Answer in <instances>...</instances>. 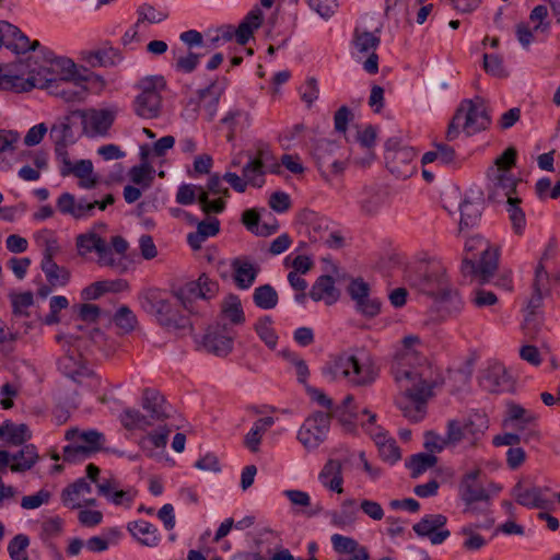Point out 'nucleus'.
Masks as SVG:
<instances>
[{
    "mask_svg": "<svg viewBox=\"0 0 560 560\" xmlns=\"http://www.w3.org/2000/svg\"><path fill=\"white\" fill-rule=\"evenodd\" d=\"M423 350L419 336L407 335L396 346L390 365L398 388L396 404L412 421L423 418L425 404L438 383V372Z\"/></svg>",
    "mask_w": 560,
    "mask_h": 560,
    "instance_id": "1",
    "label": "nucleus"
},
{
    "mask_svg": "<svg viewBox=\"0 0 560 560\" xmlns=\"http://www.w3.org/2000/svg\"><path fill=\"white\" fill-rule=\"evenodd\" d=\"M322 373L328 382L346 381L352 386H369L378 377L380 369L369 353L345 352L330 358Z\"/></svg>",
    "mask_w": 560,
    "mask_h": 560,
    "instance_id": "2",
    "label": "nucleus"
},
{
    "mask_svg": "<svg viewBox=\"0 0 560 560\" xmlns=\"http://www.w3.org/2000/svg\"><path fill=\"white\" fill-rule=\"evenodd\" d=\"M409 281L421 292L433 296L447 313H458L463 308L462 298L451 288L445 268L439 262L421 265L418 273L409 277Z\"/></svg>",
    "mask_w": 560,
    "mask_h": 560,
    "instance_id": "3",
    "label": "nucleus"
},
{
    "mask_svg": "<svg viewBox=\"0 0 560 560\" xmlns=\"http://www.w3.org/2000/svg\"><path fill=\"white\" fill-rule=\"evenodd\" d=\"M446 441L452 448H476L489 429V418L480 410H470L446 421Z\"/></svg>",
    "mask_w": 560,
    "mask_h": 560,
    "instance_id": "4",
    "label": "nucleus"
},
{
    "mask_svg": "<svg viewBox=\"0 0 560 560\" xmlns=\"http://www.w3.org/2000/svg\"><path fill=\"white\" fill-rule=\"evenodd\" d=\"M489 124L490 119L482 100H464L447 127L446 139L453 141L460 133L474 136L487 129Z\"/></svg>",
    "mask_w": 560,
    "mask_h": 560,
    "instance_id": "5",
    "label": "nucleus"
},
{
    "mask_svg": "<svg viewBox=\"0 0 560 560\" xmlns=\"http://www.w3.org/2000/svg\"><path fill=\"white\" fill-rule=\"evenodd\" d=\"M176 298L171 292L160 289H148L139 295L140 306L144 312L154 317L163 327L177 329L184 326V316L174 305Z\"/></svg>",
    "mask_w": 560,
    "mask_h": 560,
    "instance_id": "6",
    "label": "nucleus"
},
{
    "mask_svg": "<svg viewBox=\"0 0 560 560\" xmlns=\"http://www.w3.org/2000/svg\"><path fill=\"white\" fill-rule=\"evenodd\" d=\"M465 250L463 272L477 276L481 282H489L497 268L495 253L489 242L480 235L470 236L465 242Z\"/></svg>",
    "mask_w": 560,
    "mask_h": 560,
    "instance_id": "7",
    "label": "nucleus"
},
{
    "mask_svg": "<svg viewBox=\"0 0 560 560\" xmlns=\"http://www.w3.org/2000/svg\"><path fill=\"white\" fill-rule=\"evenodd\" d=\"M165 88L166 81L161 74L139 79L135 85L138 92L133 101L135 113L144 119L159 117L162 110V92Z\"/></svg>",
    "mask_w": 560,
    "mask_h": 560,
    "instance_id": "8",
    "label": "nucleus"
},
{
    "mask_svg": "<svg viewBox=\"0 0 560 560\" xmlns=\"http://www.w3.org/2000/svg\"><path fill=\"white\" fill-rule=\"evenodd\" d=\"M143 408L148 415H142L138 410L126 409L120 416L122 425L128 430L144 431L171 418L172 407L159 394L147 393Z\"/></svg>",
    "mask_w": 560,
    "mask_h": 560,
    "instance_id": "9",
    "label": "nucleus"
},
{
    "mask_svg": "<svg viewBox=\"0 0 560 560\" xmlns=\"http://www.w3.org/2000/svg\"><path fill=\"white\" fill-rule=\"evenodd\" d=\"M45 82L42 79V67L30 57L7 65L1 75V88L14 92L40 89Z\"/></svg>",
    "mask_w": 560,
    "mask_h": 560,
    "instance_id": "10",
    "label": "nucleus"
},
{
    "mask_svg": "<svg viewBox=\"0 0 560 560\" xmlns=\"http://www.w3.org/2000/svg\"><path fill=\"white\" fill-rule=\"evenodd\" d=\"M42 79L46 81L45 84H52L56 82L69 81H88L92 85L105 88V79L94 72H89L82 66L77 65L71 58L58 56L50 60L48 69L42 67Z\"/></svg>",
    "mask_w": 560,
    "mask_h": 560,
    "instance_id": "11",
    "label": "nucleus"
},
{
    "mask_svg": "<svg viewBox=\"0 0 560 560\" xmlns=\"http://www.w3.org/2000/svg\"><path fill=\"white\" fill-rule=\"evenodd\" d=\"M515 149L508 148L488 170L487 177L489 180L490 198L499 197L500 190L509 194L516 188L517 180L510 172L511 167L515 164Z\"/></svg>",
    "mask_w": 560,
    "mask_h": 560,
    "instance_id": "12",
    "label": "nucleus"
},
{
    "mask_svg": "<svg viewBox=\"0 0 560 560\" xmlns=\"http://www.w3.org/2000/svg\"><path fill=\"white\" fill-rule=\"evenodd\" d=\"M66 440L70 442L63 447V458L67 462L85 459L100 451L104 443V435L95 430L80 431L70 429L66 432Z\"/></svg>",
    "mask_w": 560,
    "mask_h": 560,
    "instance_id": "13",
    "label": "nucleus"
},
{
    "mask_svg": "<svg viewBox=\"0 0 560 560\" xmlns=\"http://www.w3.org/2000/svg\"><path fill=\"white\" fill-rule=\"evenodd\" d=\"M219 289V283L215 280L202 273L197 280L174 287L173 295L184 310L190 312L197 300H211L217 296Z\"/></svg>",
    "mask_w": 560,
    "mask_h": 560,
    "instance_id": "14",
    "label": "nucleus"
},
{
    "mask_svg": "<svg viewBox=\"0 0 560 560\" xmlns=\"http://www.w3.org/2000/svg\"><path fill=\"white\" fill-rule=\"evenodd\" d=\"M80 118L82 132L89 138L106 137L116 119L117 109L110 107H91L73 112Z\"/></svg>",
    "mask_w": 560,
    "mask_h": 560,
    "instance_id": "15",
    "label": "nucleus"
},
{
    "mask_svg": "<svg viewBox=\"0 0 560 560\" xmlns=\"http://www.w3.org/2000/svg\"><path fill=\"white\" fill-rule=\"evenodd\" d=\"M385 160L387 168L398 178H407L415 171L416 153L412 148L402 145L398 138H390L385 144Z\"/></svg>",
    "mask_w": 560,
    "mask_h": 560,
    "instance_id": "16",
    "label": "nucleus"
},
{
    "mask_svg": "<svg viewBox=\"0 0 560 560\" xmlns=\"http://www.w3.org/2000/svg\"><path fill=\"white\" fill-rule=\"evenodd\" d=\"M514 500L528 509L553 510L555 495L549 487L537 486L529 481L517 482L513 490Z\"/></svg>",
    "mask_w": 560,
    "mask_h": 560,
    "instance_id": "17",
    "label": "nucleus"
},
{
    "mask_svg": "<svg viewBox=\"0 0 560 560\" xmlns=\"http://www.w3.org/2000/svg\"><path fill=\"white\" fill-rule=\"evenodd\" d=\"M113 202L114 197L112 195H107L102 201H88L83 198L77 199L70 192H62L56 201V207L63 215H69L75 220H83L92 217L95 208L105 210Z\"/></svg>",
    "mask_w": 560,
    "mask_h": 560,
    "instance_id": "18",
    "label": "nucleus"
},
{
    "mask_svg": "<svg viewBox=\"0 0 560 560\" xmlns=\"http://www.w3.org/2000/svg\"><path fill=\"white\" fill-rule=\"evenodd\" d=\"M329 427V416L323 412H315L305 419L298 431L296 438L304 448L313 451L326 440Z\"/></svg>",
    "mask_w": 560,
    "mask_h": 560,
    "instance_id": "19",
    "label": "nucleus"
},
{
    "mask_svg": "<svg viewBox=\"0 0 560 560\" xmlns=\"http://www.w3.org/2000/svg\"><path fill=\"white\" fill-rule=\"evenodd\" d=\"M378 44L380 37L376 34L359 27L355 28L351 54L357 60L366 57V60L363 62V69L372 74L378 70V58L375 54Z\"/></svg>",
    "mask_w": 560,
    "mask_h": 560,
    "instance_id": "20",
    "label": "nucleus"
},
{
    "mask_svg": "<svg viewBox=\"0 0 560 560\" xmlns=\"http://www.w3.org/2000/svg\"><path fill=\"white\" fill-rule=\"evenodd\" d=\"M548 277L542 275L540 269H536L534 292L525 306L523 330L528 337H535L539 331L541 319L537 311L541 307L544 291H546V283Z\"/></svg>",
    "mask_w": 560,
    "mask_h": 560,
    "instance_id": "21",
    "label": "nucleus"
},
{
    "mask_svg": "<svg viewBox=\"0 0 560 560\" xmlns=\"http://www.w3.org/2000/svg\"><path fill=\"white\" fill-rule=\"evenodd\" d=\"M105 229L104 224H98L93 230L80 234L77 237L78 253L86 256L91 253L97 254V260L103 266H113L116 261L105 240L101 237L97 230Z\"/></svg>",
    "mask_w": 560,
    "mask_h": 560,
    "instance_id": "22",
    "label": "nucleus"
},
{
    "mask_svg": "<svg viewBox=\"0 0 560 560\" xmlns=\"http://www.w3.org/2000/svg\"><path fill=\"white\" fill-rule=\"evenodd\" d=\"M271 160L272 153L269 145L259 143L256 147L255 156H250L242 168V175L248 186L260 188L265 185V175L268 172V165H270Z\"/></svg>",
    "mask_w": 560,
    "mask_h": 560,
    "instance_id": "23",
    "label": "nucleus"
},
{
    "mask_svg": "<svg viewBox=\"0 0 560 560\" xmlns=\"http://www.w3.org/2000/svg\"><path fill=\"white\" fill-rule=\"evenodd\" d=\"M230 197L229 188L224 186L223 177L213 174L207 186H201L200 207L205 213H221L225 209V200Z\"/></svg>",
    "mask_w": 560,
    "mask_h": 560,
    "instance_id": "24",
    "label": "nucleus"
},
{
    "mask_svg": "<svg viewBox=\"0 0 560 560\" xmlns=\"http://www.w3.org/2000/svg\"><path fill=\"white\" fill-rule=\"evenodd\" d=\"M59 370L74 382L88 387L91 390H96L101 385V380L93 373L80 358L74 353L68 352L58 362Z\"/></svg>",
    "mask_w": 560,
    "mask_h": 560,
    "instance_id": "25",
    "label": "nucleus"
},
{
    "mask_svg": "<svg viewBox=\"0 0 560 560\" xmlns=\"http://www.w3.org/2000/svg\"><path fill=\"white\" fill-rule=\"evenodd\" d=\"M40 89L46 90L49 94L59 97L67 103H79L83 102L91 91L98 93L105 88L92 85L88 83V81H69L56 83L52 82V84L48 85L47 83H44Z\"/></svg>",
    "mask_w": 560,
    "mask_h": 560,
    "instance_id": "26",
    "label": "nucleus"
},
{
    "mask_svg": "<svg viewBox=\"0 0 560 560\" xmlns=\"http://www.w3.org/2000/svg\"><path fill=\"white\" fill-rule=\"evenodd\" d=\"M481 470L479 468L465 472L458 483V495L466 505L465 511H470L476 502L488 501L489 495L485 487L479 482Z\"/></svg>",
    "mask_w": 560,
    "mask_h": 560,
    "instance_id": "27",
    "label": "nucleus"
},
{
    "mask_svg": "<svg viewBox=\"0 0 560 560\" xmlns=\"http://www.w3.org/2000/svg\"><path fill=\"white\" fill-rule=\"evenodd\" d=\"M225 88L226 83L224 80L221 82L213 81L207 88L199 90L196 100L191 101L195 103L199 114L207 120L211 121L215 117L219 102Z\"/></svg>",
    "mask_w": 560,
    "mask_h": 560,
    "instance_id": "28",
    "label": "nucleus"
},
{
    "mask_svg": "<svg viewBox=\"0 0 560 560\" xmlns=\"http://www.w3.org/2000/svg\"><path fill=\"white\" fill-rule=\"evenodd\" d=\"M38 458L37 448L33 444L23 446L14 454L0 450V471L9 467L13 472H24L30 470L37 463Z\"/></svg>",
    "mask_w": 560,
    "mask_h": 560,
    "instance_id": "29",
    "label": "nucleus"
},
{
    "mask_svg": "<svg viewBox=\"0 0 560 560\" xmlns=\"http://www.w3.org/2000/svg\"><path fill=\"white\" fill-rule=\"evenodd\" d=\"M447 522L443 514H429L413 525V530L418 536L428 537L432 545L444 542L451 535L445 528Z\"/></svg>",
    "mask_w": 560,
    "mask_h": 560,
    "instance_id": "30",
    "label": "nucleus"
},
{
    "mask_svg": "<svg viewBox=\"0 0 560 560\" xmlns=\"http://www.w3.org/2000/svg\"><path fill=\"white\" fill-rule=\"evenodd\" d=\"M253 121L250 113L241 105H234L225 112L220 122L226 130L228 141H233L237 136L247 130Z\"/></svg>",
    "mask_w": 560,
    "mask_h": 560,
    "instance_id": "31",
    "label": "nucleus"
},
{
    "mask_svg": "<svg viewBox=\"0 0 560 560\" xmlns=\"http://www.w3.org/2000/svg\"><path fill=\"white\" fill-rule=\"evenodd\" d=\"M92 486L84 478H80L61 493L62 503L70 509H80L86 505H95L96 500L91 497Z\"/></svg>",
    "mask_w": 560,
    "mask_h": 560,
    "instance_id": "32",
    "label": "nucleus"
},
{
    "mask_svg": "<svg viewBox=\"0 0 560 560\" xmlns=\"http://www.w3.org/2000/svg\"><path fill=\"white\" fill-rule=\"evenodd\" d=\"M0 34L2 46L16 54L34 50L39 46L37 40L31 42L15 25L7 21H0Z\"/></svg>",
    "mask_w": 560,
    "mask_h": 560,
    "instance_id": "33",
    "label": "nucleus"
},
{
    "mask_svg": "<svg viewBox=\"0 0 560 560\" xmlns=\"http://www.w3.org/2000/svg\"><path fill=\"white\" fill-rule=\"evenodd\" d=\"M96 486L98 493L116 506L129 509L137 497V491L133 488L119 489L116 479H103Z\"/></svg>",
    "mask_w": 560,
    "mask_h": 560,
    "instance_id": "34",
    "label": "nucleus"
},
{
    "mask_svg": "<svg viewBox=\"0 0 560 560\" xmlns=\"http://www.w3.org/2000/svg\"><path fill=\"white\" fill-rule=\"evenodd\" d=\"M82 60L92 67L112 68L121 65L125 56L119 48L105 44L98 49L83 51Z\"/></svg>",
    "mask_w": 560,
    "mask_h": 560,
    "instance_id": "35",
    "label": "nucleus"
},
{
    "mask_svg": "<svg viewBox=\"0 0 560 560\" xmlns=\"http://www.w3.org/2000/svg\"><path fill=\"white\" fill-rule=\"evenodd\" d=\"M73 112L69 115L58 118L51 126L49 136L56 144V151L65 156L66 153L61 152L67 145L75 142L77 137L73 129L74 121Z\"/></svg>",
    "mask_w": 560,
    "mask_h": 560,
    "instance_id": "36",
    "label": "nucleus"
},
{
    "mask_svg": "<svg viewBox=\"0 0 560 560\" xmlns=\"http://www.w3.org/2000/svg\"><path fill=\"white\" fill-rule=\"evenodd\" d=\"M63 168L62 175L72 173L79 178V186L84 189H90L95 186L97 177L93 172V163L90 160H80L72 163L67 155L62 158Z\"/></svg>",
    "mask_w": 560,
    "mask_h": 560,
    "instance_id": "37",
    "label": "nucleus"
},
{
    "mask_svg": "<svg viewBox=\"0 0 560 560\" xmlns=\"http://www.w3.org/2000/svg\"><path fill=\"white\" fill-rule=\"evenodd\" d=\"M230 268L233 271L235 285L241 290L249 289L258 275L259 268L245 257H236L231 260Z\"/></svg>",
    "mask_w": 560,
    "mask_h": 560,
    "instance_id": "38",
    "label": "nucleus"
},
{
    "mask_svg": "<svg viewBox=\"0 0 560 560\" xmlns=\"http://www.w3.org/2000/svg\"><path fill=\"white\" fill-rule=\"evenodd\" d=\"M318 481L330 492L343 493L342 463L339 459H328L318 472Z\"/></svg>",
    "mask_w": 560,
    "mask_h": 560,
    "instance_id": "39",
    "label": "nucleus"
},
{
    "mask_svg": "<svg viewBox=\"0 0 560 560\" xmlns=\"http://www.w3.org/2000/svg\"><path fill=\"white\" fill-rule=\"evenodd\" d=\"M359 505L352 498L343 499L338 510L327 513L329 523L340 529H346L354 525L358 518Z\"/></svg>",
    "mask_w": 560,
    "mask_h": 560,
    "instance_id": "40",
    "label": "nucleus"
},
{
    "mask_svg": "<svg viewBox=\"0 0 560 560\" xmlns=\"http://www.w3.org/2000/svg\"><path fill=\"white\" fill-rule=\"evenodd\" d=\"M481 386L488 392H502L510 386V376L502 363L490 364L481 374Z\"/></svg>",
    "mask_w": 560,
    "mask_h": 560,
    "instance_id": "41",
    "label": "nucleus"
},
{
    "mask_svg": "<svg viewBox=\"0 0 560 560\" xmlns=\"http://www.w3.org/2000/svg\"><path fill=\"white\" fill-rule=\"evenodd\" d=\"M127 529L130 535L142 546L154 548L161 541L159 529L144 520L129 522Z\"/></svg>",
    "mask_w": 560,
    "mask_h": 560,
    "instance_id": "42",
    "label": "nucleus"
},
{
    "mask_svg": "<svg viewBox=\"0 0 560 560\" xmlns=\"http://www.w3.org/2000/svg\"><path fill=\"white\" fill-rule=\"evenodd\" d=\"M490 527L491 523H469L464 525L459 530V535L463 537V548L468 551H477L485 547L487 539L480 532Z\"/></svg>",
    "mask_w": 560,
    "mask_h": 560,
    "instance_id": "43",
    "label": "nucleus"
},
{
    "mask_svg": "<svg viewBox=\"0 0 560 560\" xmlns=\"http://www.w3.org/2000/svg\"><path fill=\"white\" fill-rule=\"evenodd\" d=\"M334 550L337 553L351 555L350 560H369L370 556L365 547L348 536L334 534L330 538Z\"/></svg>",
    "mask_w": 560,
    "mask_h": 560,
    "instance_id": "44",
    "label": "nucleus"
},
{
    "mask_svg": "<svg viewBox=\"0 0 560 560\" xmlns=\"http://www.w3.org/2000/svg\"><path fill=\"white\" fill-rule=\"evenodd\" d=\"M501 198H506V211L514 232L522 234L526 226V218L524 211L520 207L521 199L516 195V188L514 191H510L509 194H505L504 190H500V196L493 199L499 200Z\"/></svg>",
    "mask_w": 560,
    "mask_h": 560,
    "instance_id": "45",
    "label": "nucleus"
},
{
    "mask_svg": "<svg viewBox=\"0 0 560 560\" xmlns=\"http://www.w3.org/2000/svg\"><path fill=\"white\" fill-rule=\"evenodd\" d=\"M262 12L259 8H254L235 28V39L240 45H245L253 37V34L262 24Z\"/></svg>",
    "mask_w": 560,
    "mask_h": 560,
    "instance_id": "46",
    "label": "nucleus"
},
{
    "mask_svg": "<svg viewBox=\"0 0 560 560\" xmlns=\"http://www.w3.org/2000/svg\"><path fill=\"white\" fill-rule=\"evenodd\" d=\"M273 424L275 419L270 416L257 419L244 438L245 446L253 453L258 452L262 436Z\"/></svg>",
    "mask_w": 560,
    "mask_h": 560,
    "instance_id": "47",
    "label": "nucleus"
},
{
    "mask_svg": "<svg viewBox=\"0 0 560 560\" xmlns=\"http://www.w3.org/2000/svg\"><path fill=\"white\" fill-rule=\"evenodd\" d=\"M310 295L314 301H324L330 305L338 300L339 293L334 279L330 276H322L313 284Z\"/></svg>",
    "mask_w": 560,
    "mask_h": 560,
    "instance_id": "48",
    "label": "nucleus"
},
{
    "mask_svg": "<svg viewBox=\"0 0 560 560\" xmlns=\"http://www.w3.org/2000/svg\"><path fill=\"white\" fill-rule=\"evenodd\" d=\"M373 441L378 448L380 456L383 460L394 464L401 457L399 447L396 441L388 436L387 432L378 431L377 434H373Z\"/></svg>",
    "mask_w": 560,
    "mask_h": 560,
    "instance_id": "49",
    "label": "nucleus"
},
{
    "mask_svg": "<svg viewBox=\"0 0 560 560\" xmlns=\"http://www.w3.org/2000/svg\"><path fill=\"white\" fill-rule=\"evenodd\" d=\"M121 538V532L117 527L108 528L101 535L86 540V550L90 552H104L112 545H117Z\"/></svg>",
    "mask_w": 560,
    "mask_h": 560,
    "instance_id": "50",
    "label": "nucleus"
},
{
    "mask_svg": "<svg viewBox=\"0 0 560 560\" xmlns=\"http://www.w3.org/2000/svg\"><path fill=\"white\" fill-rule=\"evenodd\" d=\"M0 436L12 445H21L31 440L32 432L24 423H13L10 421L0 425Z\"/></svg>",
    "mask_w": 560,
    "mask_h": 560,
    "instance_id": "51",
    "label": "nucleus"
},
{
    "mask_svg": "<svg viewBox=\"0 0 560 560\" xmlns=\"http://www.w3.org/2000/svg\"><path fill=\"white\" fill-rule=\"evenodd\" d=\"M364 410L365 409L359 411L354 404L353 396L348 395L343 399L342 404L335 410V416L345 425H351L354 422H360L362 424V420L366 419V415H363Z\"/></svg>",
    "mask_w": 560,
    "mask_h": 560,
    "instance_id": "52",
    "label": "nucleus"
},
{
    "mask_svg": "<svg viewBox=\"0 0 560 560\" xmlns=\"http://www.w3.org/2000/svg\"><path fill=\"white\" fill-rule=\"evenodd\" d=\"M282 167L293 175H301L305 171L304 164L299 155L283 154L280 161H277L272 155L271 163L268 165V172L280 175L282 173Z\"/></svg>",
    "mask_w": 560,
    "mask_h": 560,
    "instance_id": "53",
    "label": "nucleus"
},
{
    "mask_svg": "<svg viewBox=\"0 0 560 560\" xmlns=\"http://www.w3.org/2000/svg\"><path fill=\"white\" fill-rule=\"evenodd\" d=\"M122 281L101 280L91 283L81 291V299L83 301L97 300L107 292H117L121 290Z\"/></svg>",
    "mask_w": 560,
    "mask_h": 560,
    "instance_id": "54",
    "label": "nucleus"
},
{
    "mask_svg": "<svg viewBox=\"0 0 560 560\" xmlns=\"http://www.w3.org/2000/svg\"><path fill=\"white\" fill-rule=\"evenodd\" d=\"M42 270L48 282L55 287H65L71 278V273L67 268L58 266L50 258L42 260Z\"/></svg>",
    "mask_w": 560,
    "mask_h": 560,
    "instance_id": "55",
    "label": "nucleus"
},
{
    "mask_svg": "<svg viewBox=\"0 0 560 560\" xmlns=\"http://www.w3.org/2000/svg\"><path fill=\"white\" fill-rule=\"evenodd\" d=\"M535 420L536 416L527 409L523 408L521 405H508L504 425H513L518 429H524L526 424L534 422Z\"/></svg>",
    "mask_w": 560,
    "mask_h": 560,
    "instance_id": "56",
    "label": "nucleus"
},
{
    "mask_svg": "<svg viewBox=\"0 0 560 560\" xmlns=\"http://www.w3.org/2000/svg\"><path fill=\"white\" fill-rule=\"evenodd\" d=\"M221 312L223 317L232 324L240 325L245 320L242 303L237 295L230 294L224 298Z\"/></svg>",
    "mask_w": 560,
    "mask_h": 560,
    "instance_id": "57",
    "label": "nucleus"
},
{
    "mask_svg": "<svg viewBox=\"0 0 560 560\" xmlns=\"http://www.w3.org/2000/svg\"><path fill=\"white\" fill-rule=\"evenodd\" d=\"M155 170L150 163H140L128 172L130 182L142 189H148L154 179Z\"/></svg>",
    "mask_w": 560,
    "mask_h": 560,
    "instance_id": "58",
    "label": "nucleus"
},
{
    "mask_svg": "<svg viewBox=\"0 0 560 560\" xmlns=\"http://www.w3.org/2000/svg\"><path fill=\"white\" fill-rule=\"evenodd\" d=\"M318 167L323 178L334 186L332 177L341 175L347 167V163L341 160H330L325 155H318Z\"/></svg>",
    "mask_w": 560,
    "mask_h": 560,
    "instance_id": "59",
    "label": "nucleus"
},
{
    "mask_svg": "<svg viewBox=\"0 0 560 560\" xmlns=\"http://www.w3.org/2000/svg\"><path fill=\"white\" fill-rule=\"evenodd\" d=\"M253 300L261 310H272L278 304V293L270 284H264L254 290Z\"/></svg>",
    "mask_w": 560,
    "mask_h": 560,
    "instance_id": "60",
    "label": "nucleus"
},
{
    "mask_svg": "<svg viewBox=\"0 0 560 560\" xmlns=\"http://www.w3.org/2000/svg\"><path fill=\"white\" fill-rule=\"evenodd\" d=\"M460 221L459 226L468 228L477 223L481 214V203L479 201H472L467 198L459 205Z\"/></svg>",
    "mask_w": 560,
    "mask_h": 560,
    "instance_id": "61",
    "label": "nucleus"
},
{
    "mask_svg": "<svg viewBox=\"0 0 560 560\" xmlns=\"http://www.w3.org/2000/svg\"><path fill=\"white\" fill-rule=\"evenodd\" d=\"M376 131L373 127L369 126L358 133V141L360 147L365 151V156L355 162L362 166L370 164L374 160L372 148L375 144Z\"/></svg>",
    "mask_w": 560,
    "mask_h": 560,
    "instance_id": "62",
    "label": "nucleus"
},
{
    "mask_svg": "<svg viewBox=\"0 0 560 560\" xmlns=\"http://www.w3.org/2000/svg\"><path fill=\"white\" fill-rule=\"evenodd\" d=\"M205 346L215 355H226L233 347V340L230 337L217 334H208L205 337Z\"/></svg>",
    "mask_w": 560,
    "mask_h": 560,
    "instance_id": "63",
    "label": "nucleus"
},
{
    "mask_svg": "<svg viewBox=\"0 0 560 560\" xmlns=\"http://www.w3.org/2000/svg\"><path fill=\"white\" fill-rule=\"evenodd\" d=\"M30 538L25 534L15 535L8 544V553L12 560H28Z\"/></svg>",
    "mask_w": 560,
    "mask_h": 560,
    "instance_id": "64",
    "label": "nucleus"
}]
</instances>
